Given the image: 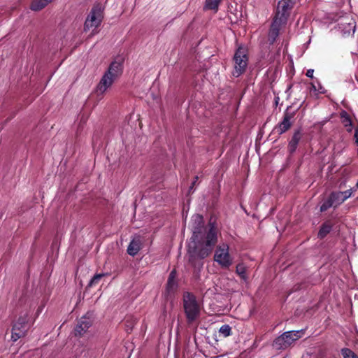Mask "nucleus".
Here are the masks:
<instances>
[{"label": "nucleus", "instance_id": "6", "mask_svg": "<svg viewBox=\"0 0 358 358\" xmlns=\"http://www.w3.org/2000/svg\"><path fill=\"white\" fill-rule=\"evenodd\" d=\"M234 69L232 74L234 77L240 76L245 70L248 64V57L244 48H238L234 57Z\"/></svg>", "mask_w": 358, "mask_h": 358}, {"label": "nucleus", "instance_id": "14", "mask_svg": "<svg viewBox=\"0 0 358 358\" xmlns=\"http://www.w3.org/2000/svg\"><path fill=\"white\" fill-rule=\"evenodd\" d=\"M177 287L178 282L176 281V271H172L168 278L166 290L169 293H171L176 289Z\"/></svg>", "mask_w": 358, "mask_h": 358}, {"label": "nucleus", "instance_id": "9", "mask_svg": "<svg viewBox=\"0 0 358 358\" xmlns=\"http://www.w3.org/2000/svg\"><path fill=\"white\" fill-rule=\"evenodd\" d=\"M27 316L20 317L14 324L12 331V339L16 341L20 338L24 336L27 329Z\"/></svg>", "mask_w": 358, "mask_h": 358}, {"label": "nucleus", "instance_id": "28", "mask_svg": "<svg viewBox=\"0 0 358 358\" xmlns=\"http://www.w3.org/2000/svg\"><path fill=\"white\" fill-rule=\"evenodd\" d=\"M349 29L346 31V32H348L349 34H354L355 32V24L354 22L352 23H349Z\"/></svg>", "mask_w": 358, "mask_h": 358}, {"label": "nucleus", "instance_id": "5", "mask_svg": "<svg viewBox=\"0 0 358 358\" xmlns=\"http://www.w3.org/2000/svg\"><path fill=\"white\" fill-rule=\"evenodd\" d=\"M214 260L222 268H227L234 262V258L229 253V247L226 243L218 245L215 251Z\"/></svg>", "mask_w": 358, "mask_h": 358}, {"label": "nucleus", "instance_id": "27", "mask_svg": "<svg viewBox=\"0 0 358 358\" xmlns=\"http://www.w3.org/2000/svg\"><path fill=\"white\" fill-rule=\"evenodd\" d=\"M332 206H334V204L331 203V200L329 199V200L327 202L324 203L321 206L320 210L325 211L326 210H327L329 208H330Z\"/></svg>", "mask_w": 358, "mask_h": 358}, {"label": "nucleus", "instance_id": "20", "mask_svg": "<svg viewBox=\"0 0 358 358\" xmlns=\"http://www.w3.org/2000/svg\"><path fill=\"white\" fill-rule=\"evenodd\" d=\"M331 229V225L329 223H324L318 232V236L323 238L330 232Z\"/></svg>", "mask_w": 358, "mask_h": 358}, {"label": "nucleus", "instance_id": "1", "mask_svg": "<svg viewBox=\"0 0 358 358\" xmlns=\"http://www.w3.org/2000/svg\"><path fill=\"white\" fill-rule=\"evenodd\" d=\"M191 227L192 236L188 243V255L189 262L193 264L196 259H204L210 254L217 238L215 227L210 223L205 227L200 215L192 216Z\"/></svg>", "mask_w": 358, "mask_h": 358}, {"label": "nucleus", "instance_id": "8", "mask_svg": "<svg viewBox=\"0 0 358 358\" xmlns=\"http://www.w3.org/2000/svg\"><path fill=\"white\" fill-rule=\"evenodd\" d=\"M101 20L102 17L100 10L92 9L85 20L84 27L85 31H90L91 34H94L96 29L101 24Z\"/></svg>", "mask_w": 358, "mask_h": 358}, {"label": "nucleus", "instance_id": "4", "mask_svg": "<svg viewBox=\"0 0 358 358\" xmlns=\"http://www.w3.org/2000/svg\"><path fill=\"white\" fill-rule=\"evenodd\" d=\"M303 333L301 331H287L276 338L273 346L276 350H284L300 338Z\"/></svg>", "mask_w": 358, "mask_h": 358}, {"label": "nucleus", "instance_id": "18", "mask_svg": "<svg viewBox=\"0 0 358 358\" xmlns=\"http://www.w3.org/2000/svg\"><path fill=\"white\" fill-rule=\"evenodd\" d=\"M329 199L331 200V203L335 206H337L344 202V200H343V196H341L340 192H336L331 193L329 196Z\"/></svg>", "mask_w": 358, "mask_h": 358}, {"label": "nucleus", "instance_id": "12", "mask_svg": "<svg viewBox=\"0 0 358 358\" xmlns=\"http://www.w3.org/2000/svg\"><path fill=\"white\" fill-rule=\"evenodd\" d=\"M286 23L282 22L278 20L273 19V21L272 22L269 34H268V40L269 41L273 43L277 37L279 35V31L282 25L285 24Z\"/></svg>", "mask_w": 358, "mask_h": 358}, {"label": "nucleus", "instance_id": "30", "mask_svg": "<svg viewBox=\"0 0 358 358\" xmlns=\"http://www.w3.org/2000/svg\"><path fill=\"white\" fill-rule=\"evenodd\" d=\"M357 81H358V79H357Z\"/></svg>", "mask_w": 358, "mask_h": 358}, {"label": "nucleus", "instance_id": "24", "mask_svg": "<svg viewBox=\"0 0 358 358\" xmlns=\"http://www.w3.org/2000/svg\"><path fill=\"white\" fill-rule=\"evenodd\" d=\"M219 332L224 336L227 337L231 334V329L229 325H222L219 330Z\"/></svg>", "mask_w": 358, "mask_h": 358}, {"label": "nucleus", "instance_id": "11", "mask_svg": "<svg viewBox=\"0 0 358 358\" xmlns=\"http://www.w3.org/2000/svg\"><path fill=\"white\" fill-rule=\"evenodd\" d=\"M292 117L293 115L292 114L287 113H285L282 121L274 128L273 131L278 134L285 133L290 128L292 125L291 120Z\"/></svg>", "mask_w": 358, "mask_h": 358}, {"label": "nucleus", "instance_id": "13", "mask_svg": "<svg viewBox=\"0 0 358 358\" xmlns=\"http://www.w3.org/2000/svg\"><path fill=\"white\" fill-rule=\"evenodd\" d=\"M141 247V240L140 237H135L132 239V241L130 242L128 248H127V252L129 255L131 256L136 255L138 251L140 250Z\"/></svg>", "mask_w": 358, "mask_h": 358}, {"label": "nucleus", "instance_id": "22", "mask_svg": "<svg viewBox=\"0 0 358 358\" xmlns=\"http://www.w3.org/2000/svg\"><path fill=\"white\" fill-rule=\"evenodd\" d=\"M341 354L343 358H358V356L348 348L342 349Z\"/></svg>", "mask_w": 358, "mask_h": 358}, {"label": "nucleus", "instance_id": "26", "mask_svg": "<svg viewBox=\"0 0 358 358\" xmlns=\"http://www.w3.org/2000/svg\"><path fill=\"white\" fill-rule=\"evenodd\" d=\"M353 192H354L353 189H348L344 192H340V193H341V196H343V199L345 201V200H347L348 198H350L352 196Z\"/></svg>", "mask_w": 358, "mask_h": 358}, {"label": "nucleus", "instance_id": "23", "mask_svg": "<svg viewBox=\"0 0 358 358\" xmlns=\"http://www.w3.org/2000/svg\"><path fill=\"white\" fill-rule=\"evenodd\" d=\"M312 90L315 92L324 94L325 93L324 88L320 85L319 82L311 83Z\"/></svg>", "mask_w": 358, "mask_h": 358}, {"label": "nucleus", "instance_id": "25", "mask_svg": "<svg viewBox=\"0 0 358 358\" xmlns=\"http://www.w3.org/2000/svg\"><path fill=\"white\" fill-rule=\"evenodd\" d=\"M105 274H96L95 275L92 279L90 280L89 283V286L92 287L96 284L98 283V282L101 280V278Z\"/></svg>", "mask_w": 358, "mask_h": 358}, {"label": "nucleus", "instance_id": "29", "mask_svg": "<svg viewBox=\"0 0 358 358\" xmlns=\"http://www.w3.org/2000/svg\"><path fill=\"white\" fill-rule=\"evenodd\" d=\"M313 73H314V70L313 69H308L306 72V76L309 78H313Z\"/></svg>", "mask_w": 358, "mask_h": 358}, {"label": "nucleus", "instance_id": "2", "mask_svg": "<svg viewBox=\"0 0 358 358\" xmlns=\"http://www.w3.org/2000/svg\"><path fill=\"white\" fill-rule=\"evenodd\" d=\"M123 63L124 59L122 57H117L110 63L96 87L99 94H103L121 76L123 72Z\"/></svg>", "mask_w": 358, "mask_h": 358}, {"label": "nucleus", "instance_id": "10", "mask_svg": "<svg viewBox=\"0 0 358 358\" xmlns=\"http://www.w3.org/2000/svg\"><path fill=\"white\" fill-rule=\"evenodd\" d=\"M92 325L91 317L88 315H84L80 317L75 327V335L78 336H83Z\"/></svg>", "mask_w": 358, "mask_h": 358}, {"label": "nucleus", "instance_id": "7", "mask_svg": "<svg viewBox=\"0 0 358 358\" xmlns=\"http://www.w3.org/2000/svg\"><path fill=\"white\" fill-rule=\"evenodd\" d=\"M295 2L296 0H281L279 1L274 18L286 23L290 10L292 9Z\"/></svg>", "mask_w": 358, "mask_h": 358}, {"label": "nucleus", "instance_id": "3", "mask_svg": "<svg viewBox=\"0 0 358 358\" xmlns=\"http://www.w3.org/2000/svg\"><path fill=\"white\" fill-rule=\"evenodd\" d=\"M183 306L188 321L195 320L199 315L200 306L193 294L188 292L184 294Z\"/></svg>", "mask_w": 358, "mask_h": 358}, {"label": "nucleus", "instance_id": "16", "mask_svg": "<svg viewBox=\"0 0 358 358\" xmlns=\"http://www.w3.org/2000/svg\"><path fill=\"white\" fill-rule=\"evenodd\" d=\"M341 122L343 124L344 127L346 128L348 131H352V121L348 115V113L345 111H343L341 113Z\"/></svg>", "mask_w": 358, "mask_h": 358}, {"label": "nucleus", "instance_id": "15", "mask_svg": "<svg viewBox=\"0 0 358 358\" xmlns=\"http://www.w3.org/2000/svg\"><path fill=\"white\" fill-rule=\"evenodd\" d=\"M52 1V0H34L31 5V9L35 11L40 10Z\"/></svg>", "mask_w": 358, "mask_h": 358}, {"label": "nucleus", "instance_id": "19", "mask_svg": "<svg viewBox=\"0 0 358 358\" xmlns=\"http://www.w3.org/2000/svg\"><path fill=\"white\" fill-rule=\"evenodd\" d=\"M220 2L221 0H206L204 9L213 10L216 12Z\"/></svg>", "mask_w": 358, "mask_h": 358}, {"label": "nucleus", "instance_id": "21", "mask_svg": "<svg viewBox=\"0 0 358 358\" xmlns=\"http://www.w3.org/2000/svg\"><path fill=\"white\" fill-rule=\"evenodd\" d=\"M236 273L242 278L245 280L247 276L245 275L246 267L243 264H238L236 266Z\"/></svg>", "mask_w": 358, "mask_h": 358}, {"label": "nucleus", "instance_id": "17", "mask_svg": "<svg viewBox=\"0 0 358 358\" xmlns=\"http://www.w3.org/2000/svg\"><path fill=\"white\" fill-rule=\"evenodd\" d=\"M300 138H301L300 132L299 131L295 132L289 143V148L291 152L295 151Z\"/></svg>", "mask_w": 358, "mask_h": 358}]
</instances>
